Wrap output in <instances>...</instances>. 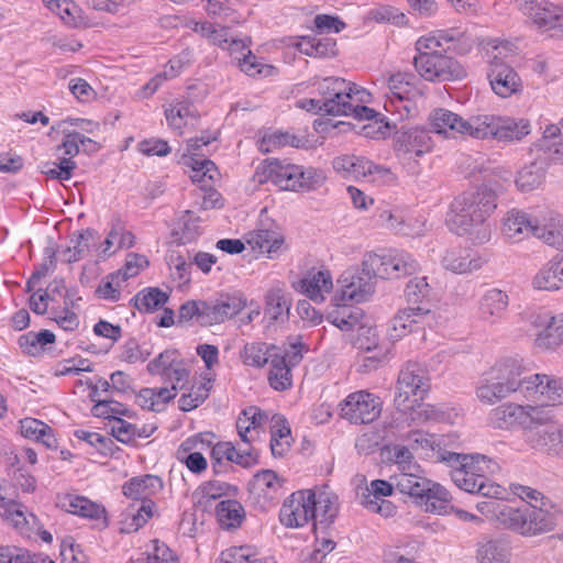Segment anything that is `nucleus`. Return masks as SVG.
I'll list each match as a JSON object with an SVG mask.
<instances>
[{
	"label": "nucleus",
	"mask_w": 563,
	"mask_h": 563,
	"mask_svg": "<svg viewBox=\"0 0 563 563\" xmlns=\"http://www.w3.org/2000/svg\"><path fill=\"white\" fill-rule=\"evenodd\" d=\"M533 286L542 290H559L563 287V255L553 257L538 272Z\"/></svg>",
	"instance_id": "29"
},
{
	"label": "nucleus",
	"mask_w": 563,
	"mask_h": 563,
	"mask_svg": "<svg viewBox=\"0 0 563 563\" xmlns=\"http://www.w3.org/2000/svg\"><path fill=\"white\" fill-rule=\"evenodd\" d=\"M497 192L488 184L466 190L454 197L446 213V225L457 235H471L474 244L482 245L492 238L488 221L497 208Z\"/></svg>",
	"instance_id": "2"
},
{
	"label": "nucleus",
	"mask_w": 563,
	"mask_h": 563,
	"mask_svg": "<svg viewBox=\"0 0 563 563\" xmlns=\"http://www.w3.org/2000/svg\"><path fill=\"white\" fill-rule=\"evenodd\" d=\"M239 488L221 481H208L202 483L197 490L199 495L198 506L207 508L211 505V501L221 498L222 496H236Z\"/></svg>",
	"instance_id": "41"
},
{
	"label": "nucleus",
	"mask_w": 563,
	"mask_h": 563,
	"mask_svg": "<svg viewBox=\"0 0 563 563\" xmlns=\"http://www.w3.org/2000/svg\"><path fill=\"white\" fill-rule=\"evenodd\" d=\"M488 467V463L477 464L474 462L470 468L452 470L451 478L460 489L475 494L477 489H483V483L487 481L485 472Z\"/></svg>",
	"instance_id": "28"
},
{
	"label": "nucleus",
	"mask_w": 563,
	"mask_h": 563,
	"mask_svg": "<svg viewBox=\"0 0 563 563\" xmlns=\"http://www.w3.org/2000/svg\"><path fill=\"white\" fill-rule=\"evenodd\" d=\"M510 552L505 543L489 540L477 550L478 563H509Z\"/></svg>",
	"instance_id": "48"
},
{
	"label": "nucleus",
	"mask_w": 563,
	"mask_h": 563,
	"mask_svg": "<svg viewBox=\"0 0 563 563\" xmlns=\"http://www.w3.org/2000/svg\"><path fill=\"white\" fill-rule=\"evenodd\" d=\"M534 409H538V407H523L512 402L503 404L489 412L488 421L496 429H509L520 426L522 432H525L526 427L532 423Z\"/></svg>",
	"instance_id": "18"
},
{
	"label": "nucleus",
	"mask_w": 563,
	"mask_h": 563,
	"mask_svg": "<svg viewBox=\"0 0 563 563\" xmlns=\"http://www.w3.org/2000/svg\"><path fill=\"white\" fill-rule=\"evenodd\" d=\"M239 65L242 71L252 77L257 75L264 77L272 76L276 70L274 66L260 62L258 57L250 49H247V54H244V57L240 60Z\"/></svg>",
	"instance_id": "61"
},
{
	"label": "nucleus",
	"mask_w": 563,
	"mask_h": 563,
	"mask_svg": "<svg viewBox=\"0 0 563 563\" xmlns=\"http://www.w3.org/2000/svg\"><path fill=\"white\" fill-rule=\"evenodd\" d=\"M431 313V310L427 306H409L407 309L400 311L391 320L393 330L397 333L395 336H402L407 332L417 330L419 318H424Z\"/></svg>",
	"instance_id": "38"
},
{
	"label": "nucleus",
	"mask_w": 563,
	"mask_h": 563,
	"mask_svg": "<svg viewBox=\"0 0 563 563\" xmlns=\"http://www.w3.org/2000/svg\"><path fill=\"white\" fill-rule=\"evenodd\" d=\"M255 177L260 184L273 183L282 190L310 191L322 186L325 180L320 169L287 163L277 158L265 159L257 168Z\"/></svg>",
	"instance_id": "3"
},
{
	"label": "nucleus",
	"mask_w": 563,
	"mask_h": 563,
	"mask_svg": "<svg viewBox=\"0 0 563 563\" xmlns=\"http://www.w3.org/2000/svg\"><path fill=\"white\" fill-rule=\"evenodd\" d=\"M164 489L162 477L153 474L134 476L122 486V493L125 497L141 501V506L154 503L152 497Z\"/></svg>",
	"instance_id": "22"
},
{
	"label": "nucleus",
	"mask_w": 563,
	"mask_h": 563,
	"mask_svg": "<svg viewBox=\"0 0 563 563\" xmlns=\"http://www.w3.org/2000/svg\"><path fill=\"white\" fill-rule=\"evenodd\" d=\"M321 100L328 102L332 100L340 110L336 115L345 114L350 110V100L354 95L366 93L364 89H357L355 84H351L343 78H325L319 86Z\"/></svg>",
	"instance_id": "19"
},
{
	"label": "nucleus",
	"mask_w": 563,
	"mask_h": 563,
	"mask_svg": "<svg viewBox=\"0 0 563 563\" xmlns=\"http://www.w3.org/2000/svg\"><path fill=\"white\" fill-rule=\"evenodd\" d=\"M291 146L295 148H310L312 143L309 139L308 130L299 131L298 133L291 131L276 130L272 133L265 134L261 142L262 152H271L273 148Z\"/></svg>",
	"instance_id": "25"
},
{
	"label": "nucleus",
	"mask_w": 563,
	"mask_h": 563,
	"mask_svg": "<svg viewBox=\"0 0 563 563\" xmlns=\"http://www.w3.org/2000/svg\"><path fill=\"white\" fill-rule=\"evenodd\" d=\"M165 117L168 125L173 129H181L185 124L183 121L187 117H197L196 109L192 103L188 101H180L172 104L169 109L165 110Z\"/></svg>",
	"instance_id": "59"
},
{
	"label": "nucleus",
	"mask_w": 563,
	"mask_h": 563,
	"mask_svg": "<svg viewBox=\"0 0 563 563\" xmlns=\"http://www.w3.org/2000/svg\"><path fill=\"white\" fill-rule=\"evenodd\" d=\"M396 489L416 499L426 511L446 515L451 507L450 493L440 484L420 474H395L390 477Z\"/></svg>",
	"instance_id": "5"
},
{
	"label": "nucleus",
	"mask_w": 563,
	"mask_h": 563,
	"mask_svg": "<svg viewBox=\"0 0 563 563\" xmlns=\"http://www.w3.org/2000/svg\"><path fill=\"white\" fill-rule=\"evenodd\" d=\"M341 416L352 423L366 424L376 420L382 411L379 397L365 390L350 394L340 405Z\"/></svg>",
	"instance_id": "12"
},
{
	"label": "nucleus",
	"mask_w": 563,
	"mask_h": 563,
	"mask_svg": "<svg viewBox=\"0 0 563 563\" xmlns=\"http://www.w3.org/2000/svg\"><path fill=\"white\" fill-rule=\"evenodd\" d=\"M473 47L471 37L457 29L440 30L422 36L416 43L412 64L421 78L431 82L462 80L467 76L464 66L448 53L467 54Z\"/></svg>",
	"instance_id": "1"
},
{
	"label": "nucleus",
	"mask_w": 563,
	"mask_h": 563,
	"mask_svg": "<svg viewBox=\"0 0 563 563\" xmlns=\"http://www.w3.org/2000/svg\"><path fill=\"white\" fill-rule=\"evenodd\" d=\"M526 372L521 361L512 357L496 362L484 372L476 386L478 400L486 405H494L511 394L517 393L519 380L517 376Z\"/></svg>",
	"instance_id": "4"
},
{
	"label": "nucleus",
	"mask_w": 563,
	"mask_h": 563,
	"mask_svg": "<svg viewBox=\"0 0 563 563\" xmlns=\"http://www.w3.org/2000/svg\"><path fill=\"white\" fill-rule=\"evenodd\" d=\"M522 438L532 450L558 457L560 443H562V428L538 408L534 409L532 423H529L522 432Z\"/></svg>",
	"instance_id": "9"
},
{
	"label": "nucleus",
	"mask_w": 563,
	"mask_h": 563,
	"mask_svg": "<svg viewBox=\"0 0 563 563\" xmlns=\"http://www.w3.org/2000/svg\"><path fill=\"white\" fill-rule=\"evenodd\" d=\"M284 349L274 344L267 345L264 342L246 344L242 353V358L245 365L254 367H263L268 362L271 363V355L276 354Z\"/></svg>",
	"instance_id": "45"
},
{
	"label": "nucleus",
	"mask_w": 563,
	"mask_h": 563,
	"mask_svg": "<svg viewBox=\"0 0 563 563\" xmlns=\"http://www.w3.org/2000/svg\"><path fill=\"white\" fill-rule=\"evenodd\" d=\"M540 221V216H534L532 219L525 211L511 209L503 219V234L511 242H519L530 233L534 235V229Z\"/></svg>",
	"instance_id": "23"
},
{
	"label": "nucleus",
	"mask_w": 563,
	"mask_h": 563,
	"mask_svg": "<svg viewBox=\"0 0 563 563\" xmlns=\"http://www.w3.org/2000/svg\"><path fill=\"white\" fill-rule=\"evenodd\" d=\"M0 510L1 515L7 519H10L14 528L20 530L21 533H25L27 531L25 530V527L29 525V520L20 509V504L0 495Z\"/></svg>",
	"instance_id": "55"
},
{
	"label": "nucleus",
	"mask_w": 563,
	"mask_h": 563,
	"mask_svg": "<svg viewBox=\"0 0 563 563\" xmlns=\"http://www.w3.org/2000/svg\"><path fill=\"white\" fill-rule=\"evenodd\" d=\"M361 178H369V181L386 183L394 178L389 168L376 165L363 156H358V162L353 164L351 170V179L358 180Z\"/></svg>",
	"instance_id": "43"
},
{
	"label": "nucleus",
	"mask_w": 563,
	"mask_h": 563,
	"mask_svg": "<svg viewBox=\"0 0 563 563\" xmlns=\"http://www.w3.org/2000/svg\"><path fill=\"white\" fill-rule=\"evenodd\" d=\"M417 268V261L406 252L386 255L369 253L363 260V272H369L374 278H400L412 275Z\"/></svg>",
	"instance_id": "10"
},
{
	"label": "nucleus",
	"mask_w": 563,
	"mask_h": 563,
	"mask_svg": "<svg viewBox=\"0 0 563 563\" xmlns=\"http://www.w3.org/2000/svg\"><path fill=\"white\" fill-rule=\"evenodd\" d=\"M534 236L542 239L547 244L563 250V219L556 212H549V217H541L534 229Z\"/></svg>",
	"instance_id": "32"
},
{
	"label": "nucleus",
	"mask_w": 563,
	"mask_h": 563,
	"mask_svg": "<svg viewBox=\"0 0 563 563\" xmlns=\"http://www.w3.org/2000/svg\"><path fill=\"white\" fill-rule=\"evenodd\" d=\"M476 119L479 114L463 119L448 109H435L431 114V126L434 133L446 136L467 135L475 139Z\"/></svg>",
	"instance_id": "16"
},
{
	"label": "nucleus",
	"mask_w": 563,
	"mask_h": 563,
	"mask_svg": "<svg viewBox=\"0 0 563 563\" xmlns=\"http://www.w3.org/2000/svg\"><path fill=\"white\" fill-rule=\"evenodd\" d=\"M367 19L377 23H390L397 26H405L408 24V19L404 12L397 8L386 4H379L371 9L367 13Z\"/></svg>",
	"instance_id": "52"
},
{
	"label": "nucleus",
	"mask_w": 563,
	"mask_h": 563,
	"mask_svg": "<svg viewBox=\"0 0 563 563\" xmlns=\"http://www.w3.org/2000/svg\"><path fill=\"white\" fill-rule=\"evenodd\" d=\"M246 307L243 292L222 294L216 300L203 301V325L224 322L239 314Z\"/></svg>",
	"instance_id": "15"
},
{
	"label": "nucleus",
	"mask_w": 563,
	"mask_h": 563,
	"mask_svg": "<svg viewBox=\"0 0 563 563\" xmlns=\"http://www.w3.org/2000/svg\"><path fill=\"white\" fill-rule=\"evenodd\" d=\"M394 148L397 153L405 155L421 156L432 148V139L429 132L422 128L401 126L395 133Z\"/></svg>",
	"instance_id": "20"
},
{
	"label": "nucleus",
	"mask_w": 563,
	"mask_h": 563,
	"mask_svg": "<svg viewBox=\"0 0 563 563\" xmlns=\"http://www.w3.org/2000/svg\"><path fill=\"white\" fill-rule=\"evenodd\" d=\"M442 265L455 274H466L481 268L482 260L471 257L465 250L459 247L446 251L442 258Z\"/></svg>",
	"instance_id": "37"
},
{
	"label": "nucleus",
	"mask_w": 563,
	"mask_h": 563,
	"mask_svg": "<svg viewBox=\"0 0 563 563\" xmlns=\"http://www.w3.org/2000/svg\"><path fill=\"white\" fill-rule=\"evenodd\" d=\"M199 218L194 217L190 210L185 211L181 217V227L179 230H173L172 236L178 245H185L194 242L200 234Z\"/></svg>",
	"instance_id": "49"
},
{
	"label": "nucleus",
	"mask_w": 563,
	"mask_h": 563,
	"mask_svg": "<svg viewBox=\"0 0 563 563\" xmlns=\"http://www.w3.org/2000/svg\"><path fill=\"white\" fill-rule=\"evenodd\" d=\"M148 265V261L144 255L137 253H129L124 265L114 273L120 277L121 282L135 277L140 274L141 269Z\"/></svg>",
	"instance_id": "64"
},
{
	"label": "nucleus",
	"mask_w": 563,
	"mask_h": 563,
	"mask_svg": "<svg viewBox=\"0 0 563 563\" xmlns=\"http://www.w3.org/2000/svg\"><path fill=\"white\" fill-rule=\"evenodd\" d=\"M247 243L253 250L267 253L269 257L273 258L279 253L285 243V238L276 230H256L249 234Z\"/></svg>",
	"instance_id": "35"
},
{
	"label": "nucleus",
	"mask_w": 563,
	"mask_h": 563,
	"mask_svg": "<svg viewBox=\"0 0 563 563\" xmlns=\"http://www.w3.org/2000/svg\"><path fill=\"white\" fill-rule=\"evenodd\" d=\"M121 283L120 277L114 272L110 273L102 278L95 290V296L100 299L117 302L121 298Z\"/></svg>",
	"instance_id": "57"
},
{
	"label": "nucleus",
	"mask_w": 563,
	"mask_h": 563,
	"mask_svg": "<svg viewBox=\"0 0 563 563\" xmlns=\"http://www.w3.org/2000/svg\"><path fill=\"white\" fill-rule=\"evenodd\" d=\"M496 522L504 529L511 530L521 536H537L538 529L532 523L529 507L515 508L503 503L497 511Z\"/></svg>",
	"instance_id": "21"
},
{
	"label": "nucleus",
	"mask_w": 563,
	"mask_h": 563,
	"mask_svg": "<svg viewBox=\"0 0 563 563\" xmlns=\"http://www.w3.org/2000/svg\"><path fill=\"white\" fill-rule=\"evenodd\" d=\"M55 341V334L44 329L40 332L30 331L22 334L18 340V344L23 354L36 357L43 354L46 345L53 344Z\"/></svg>",
	"instance_id": "39"
},
{
	"label": "nucleus",
	"mask_w": 563,
	"mask_h": 563,
	"mask_svg": "<svg viewBox=\"0 0 563 563\" xmlns=\"http://www.w3.org/2000/svg\"><path fill=\"white\" fill-rule=\"evenodd\" d=\"M357 344L360 349L366 351L367 353H372L371 355L363 357V363L360 369L362 373H368L371 371L377 369L393 357L391 343L389 342L386 344L366 345L363 339H357Z\"/></svg>",
	"instance_id": "42"
},
{
	"label": "nucleus",
	"mask_w": 563,
	"mask_h": 563,
	"mask_svg": "<svg viewBox=\"0 0 563 563\" xmlns=\"http://www.w3.org/2000/svg\"><path fill=\"white\" fill-rule=\"evenodd\" d=\"M291 300L289 294L276 287L267 290L265 295V317L271 323L286 322L289 319Z\"/></svg>",
	"instance_id": "27"
},
{
	"label": "nucleus",
	"mask_w": 563,
	"mask_h": 563,
	"mask_svg": "<svg viewBox=\"0 0 563 563\" xmlns=\"http://www.w3.org/2000/svg\"><path fill=\"white\" fill-rule=\"evenodd\" d=\"M517 380H519L517 393H520L527 399H531L536 398V396L539 394L542 396V391H544L547 375L536 374L530 377H523L521 375L517 376Z\"/></svg>",
	"instance_id": "62"
},
{
	"label": "nucleus",
	"mask_w": 563,
	"mask_h": 563,
	"mask_svg": "<svg viewBox=\"0 0 563 563\" xmlns=\"http://www.w3.org/2000/svg\"><path fill=\"white\" fill-rule=\"evenodd\" d=\"M217 563H260L250 547H231L221 552Z\"/></svg>",
	"instance_id": "63"
},
{
	"label": "nucleus",
	"mask_w": 563,
	"mask_h": 563,
	"mask_svg": "<svg viewBox=\"0 0 563 563\" xmlns=\"http://www.w3.org/2000/svg\"><path fill=\"white\" fill-rule=\"evenodd\" d=\"M96 235L97 231L90 228L78 231L76 238L71 239L74 252L64 262L70 264L86 257L89 252L90 242L95 241Z\"/></svg>",
	"instance_id": "54"
},
{
	"label": "nucleus",
	"mask_w": 563,
	"mask_h": 563,
	"mask_svg": "<svg viewBox=\"0 0 563 563\" xmlns=\"http://www.w3.org/2000/svg\"><path fill=\"white\" fill-rule=\"evenodd\" d=\"M394 488H396L395 482L374 479L371 482L369 487H367V493H363L361 504L365 508H373V505H377L378 499L391 496Z\"/></svg>",
	"instance_id": "53"
},
{
	"label": "nucleus",
	"mask_w": 563,
	"mask_h": 563,
	"mask_svg": "<svg viewBox=\"0 0 563 563\" xmlns=\"http://www.w3.org/2000/svg\"><path fill=\"white\" fill-rule=\"evenodd\" d=\"M373 279H375L374 276L369 272H363V268L345 271L339 279V283L342 284L341 290L336 291L332 301L362 302L366 300L374 291Z\"/></svg>",
	"instance_id": "13"
},
{
	"label": "nucleus",
	"mask_w": 563,
	"mask_h": 563,
	"mask_svg": "<svg viewBox=\"0 0 563 563\" xmlns=\"http://www.w3.org/2000/svg\"><path fill=\"white\" fill-rule=\"evenodd\" d=\"M308 350L309 347L299 335L295 341L288 338V341L284 343V349L271 355L268 383L273 389L284 391L291 387V368L302 361L303 352Z\"/></svg>",
	"instance_id": "8"
},
{
	"label": "nucleus",
	"mask_w": 563,
	"mask_h": 563,
	"mask_svg": "<svg viewBox=\"0 0 563 563\" xmlns=\"http://www.w3.org/2000/svg\"><path fill=\"white\" fill-rule=\"evenodd\" d=\"M430 378L426 368L418 362L408 361L399 372L395 395V406L404 413L422 401L430 390Z\"/></svg>",
	"instance_id": "6"
},
{
	"label": "nucleus",
	"mask_w": 563,
	"mask_h": 563,
	"mask_svg": "<svg viewBox=\"0 0 563 563\" xmlns=\"http://www.w3.org/2000/svg\"><path fill=\"white\" fill-rule=\"evenodd\" d=\"M508 303V295L505 291L489 289L479 300V316L483 320L494 323L506 312Z\"/></svg>",
	"instance_id": "30"
},
{
	"label": "nucleus",
	"mask_w": 563,
	"mask_h": 563,
	"mask_svg": "<svg viewBox=\"0 0 563 563\" xmlns=\"http://www.w3.org/2000/svg\"><path fill=\"white\" fill-rule=\"evenodd\" d=\"M216 517L222 529L234 530L241 527L244 521L245 510L236 499H225L217 505Z\"/></svg>",
	"instance_id": "36"
},
{
	"label": "nucleus",
	"mask_w": 563,
	"mask_h": 563,
	"mask_svg": "<svg viewBox=\"0 0 563 563\" xmlns=\"http://www.w3.org/2000/svg\"><path fill=\"white\" fill-rule=\"evenodd\" d=\"M487 78L493 91L501 98L511 97L522 90L520 76L500 57L494 56L489 60Z\"/></svg>",
	"instance_id": "14"
},
{
	"label": "nucleus",
	"mask_w": 563,
	"mask_h": 563,
	"mask_svg": "<svg viewBox=\"0 0 563 563\" xmlns=\"http://www.w3.org/2000/svg\"><path fill=\"white\" fill-rule=\"evenodd\" d=\"M317 519L313 520L314 532L319 527L322 530H328L332 526L339 514L338 504L334 500H332L328 495L320 494L317 497Z\"/></svg>",
	"instance_id": "47"
},
{
	"label": "nucleus",
	"mask_w": 563,
	"mask_h": 563,
	"mask_svg": "<svg viewBox=\"0 0 563 563\" xmlns=\"http://www.w3.org/2000/svg\"><path fill=\"white\" fill-rule=\"evenodd\" d=\"M430 287L426 277L410 279L405 288V296L411 306H426L423 299L429 296Z\"/></svg>",
	"instance_id": "58"
},
{
	"label": "nucleus",
	"mask_w": 563,
	"mask_h": 563,
	"mask_svg": "<svg viewBox=\"0 0 563 563\" xmlns=\"http://www.w3.org/2000/svg\"><path fill=\"white\" fill-rule=\"evenodd\" d=\"M475 123V139H493L503 143L520 142L531 128L528 119L495 114H479Z\"/></svg>",
	"instance_id": "7"
},
{
	"label": "nucleus",
	"mask_w": 563,
	"mask_h": 563,
	"mask_svg": "<svg viewBox=\"0 0 563 563\" xmlns=\"http://www.w3.org/2000/svg\"><path fill=\"white\" fill-rule=\"evenodd\" d=\"M350 301H333L335 309L328 313L327 319L342 331H352L360 324L364 313L362 309L352 307Z\"/></svg>",
	"instance_id": "34"
},
{
	"label": "nucleus",
	"mask_w": 563,
	"mask_h": 563,
	"mask_svg": "<svg viewBox=\"0 0 563 563\" xmlns=\"http://www.w3.org/2000/svg\"><path fill=\"white\" fill-rule=\"evenodd\" d=\"M285 478L269 468L258 471L249 482V493L261 504L263 509L276 504Z\"/></svg>",
	"instance_id": "17"
},
{
	"label": "nucleus",
	"mask_w": 563,
	"mask_h": 563,
	"mask_svg": "<svg viewBox=\"0 0 563 563\" xmlns=\"http://www.w3.org/2000/svg\"><path fill=\"white\" fill-rule=\"evenodd\" d=\"M534 342L538 347L543 350H554L561 345L563 343V313L551 317Z\"/></svg>",
	"instance_id": "44"
},
{
	"label": "nucleus",
	"mask_w": 563,
	"mask_h": 563,
	"mask_svg": "<svg viewBox=\"0 0 563 563\" xmlns=\"http://www.w3.org/2000/svg\"><path fill=\"white\" fill-rule=\"evenodd\" d=\"M317 495L313 490H297L287 497L279 510V521L286 528H299L317 519Z\"/></svg>",
	"instance_id": "11"
},
{
	"label": "nucleus",
	"mask_w": 563,
	"mask_h": 563,
	"mask_svg": "<svg viewBox=\"0 0 563 563\" xmlns=\"http://www.w3.org/2000/svg\"><path fill=\"white\" fill-rule=\"evenodd\" d=\"M69 506L71 508V512L85 518L89 519H103V527H108V518L106 516V508L99 504L91 501L90 499L84 496L74 497Z\"/></svg>",
	"instance_id": "50"
},
{
	"label": "nucleus",
	"mask_w": 563,
	"mask_h": 563,
	"mask_svg": "<svg viewBox=\"0 0 563 563\" xmlns=\"http://www.w3.org/2000/svg\"><path fill=\"white\" fill-rule=\"evenodd\" d=\"M177 354L178 353L176 350H165L164 352L159 353L147 364L148 373L164 377L167 372H170L176 367L177 363H179L176 361Z\"/></svg>",
	"instance_id": "60"
},
{
	"label": "nucleus",
	"mask_w": 563,
	"mask_h": 563,
	"mask_svg": "<svg viewBox=\"0 0 563 563\" xmlns=\"http://www.w3.org/2000/svg\"><path fill=\"white\" fill-rule=\"evenodd\" d=\"M212 387V380L207 379L198 386H191L188 393H184L179 400V409L181 411H190L199 407L208 397Z\"/></svg>",
	"instance_id": "51"
},
{
	"label": "nucleus",
	"mask_w": 563,
	"mask_h": 563,
	"mask_svg": "<svg viewBox=\"0 0 563 563\" xmlns=\"http://www.w3.org/2000/svg\"><path fill=\"white\" fill-rule=\"evenodd\" d=\"M153 545L152 552H142L126 563H180L178 555L164 542L155 539Z\"/></svg>",
	"instance_id": "46"
},
{
	"label": "nucleus",
	"mask_w": 563,
	"mask_h": 563,
	"mask_svg": "<svg viewBox=\"0 0 563 563\" xmlns=\"http://www.w3.org/2000/svg\"><path fill=\"white\" fill-rule=\"evenodd\" d=\"M529 512L539 534L554 530L562 515L560 506L543 494L536 505L529 507Z\"/></svg>",
	"instance_id": "24"
},
{
	"label": "nucleus",
	"mask_w": 563,
	"mask_h": 563,
	"mask_svg": "<svg viewBox=\"0 0 563 563\" xmlns=\"http://www.w3.org/2000/svg\"><path fill=\"white\" fill-rule=\"evenodd\" d=\"M417 77L411 73H397L388 80L391 104L400 102L402 108L413 106V98L420 92L416 87Z\"/></svg>",
	"instance_id": "26"
},
{
	"label": "nucleus",
	"mask_w": 563,
	"mask_h": 563,
	"mask_svg": "<svg viewBox=\"0 0 563 563\" xmlns=\"http://www.w3.org/2000/svg\"><path fill=\"white\" fill-rule=\"evenodd\" d=\"M440 460L445 462L453 470L470 468V465H473L474 462L477 464H486L492 462L487 456L482 454H461L449 451L440 453Z\"/></svg>",
	"instance_id": "56"
},
{
	"label": "nucleus",
	"mask_w": 563,
	"mask_h": 563,
	"mask_svg": "<svg viewBox=\"0 0 563 563\" xmlns=\"http://www.w3.org/2000/svg\"><path fill=\"white\" fill-rule=\"evenodd\" d=\"M168 300V292L158 287H146L130 299V305L141 313H153L164 308Z\"/></svg>",
	"instance_id": "31"
},
{
	"label": "nucleus",
	"mask_w": 563,
	"mask_h": 563,
	"mask_svg": "<svg viewBox=\"0 0 563 563\" xmlns=\"http://www.w3.org/2000/svg\"><path fill=\"white\" fill-rule=\"evenodd\" d=\"M300 286L310 300L320 303L324 300L322 290L329 292L333 287L332 276L329 271H318L311 277L302 278Z\"/></svg>",
	"instance_id": "40"
},
{
	"label": "nucleus",
	"mask_w": 563,
	"mask_h": 563,
	"mask_svg": "<svg viewBox=\"0 0 563 563\" xmlns=\"http://www.w3.org/2000/svg\"><path fill=\"white\" fill-rule=\"evenodd\" d=\"M547 164L536 159L518 170L515 184L521 192H530L538 189L544 181Z\"/></svg>",
	"instance_id": "33"
}]
</instances>
